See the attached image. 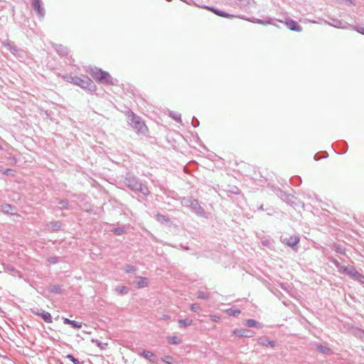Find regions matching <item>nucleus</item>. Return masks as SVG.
Masks as SVG:
<instances>
[{"label":"nucleus","mask_w":364,"mask_h":364,"mask_svg":"<svg viewBox=\"0 0 364 364\" xmlns=\"http://www.w3.org/2000/svg\"><path fill=\"white\" fill-rule=\"evenodd\" d=\"M125 185L132 191L140 192L144 196H149L150 191L148 187L136 176L127 175L124 180Z\"/></svg>","instance_id":"1"},{"label":"nucleus","mask_w":364,"mask_h":364,"mask_svg":"<svg viewBox=\"0 0 364 364\" xmlns=\"http://www.w3.org/2000/svg\"><path fill=\"white\" fill-rule=\"evenodd\" d=\"M68 82H70L82 89L87 90L90 92H95L97 90L96 85L92 80L86 75L70 76L65 77Z\"/></svg>","instance_id":"2"},{"label":"nucleus","mask_w":364,"mask_h":364,"mask_svg":"<svg viewBox=\"0 0 364 364\" xmlns=\"http://www.w3.org/2000/svg\"><path fill=\"white\" fill-rule=\"evenodd\" d=\"M128 124L138 133L146 134L148 131L145 123L141 120L140 117L134 114L132 111L129 110L127 112Z\"/></svg>","instance_id":"3"},{"label":"nucleus","mask_w":364,"mask_h":364,"mask_svg":"<svg viewBox=\"0 0 364 364\" xmlns=\"http://www.w3.org/2000/svg\"><path fill=\"white\" fill-rule=\"evenodd\" d=\"M90 73L92 77L98 82L107 85H114L115 82L112 77L107 71L97 68H91Z\"/></svg>","instance_id":"4"},{"label":"nucleus","mask_w":364,"mask_h":364,"mask_svg":"<svg viewBox=\"0 0 364 364\" xmlns=\"http://www.w3.org/2000/svg\"><path fill=\"white\" fill-rule=\"evenodd\" d=\"M183 203L184 205L190 207L196 215L200 216H204L205 215V210L200 206L197 200L191 198H183Z\"/></svg>","instance_id":"5"},{"label":"nucleus","mask_w":364,"mask_h":364,"mask_svg":"<svg viewBox=\"0 0 364 364\" xmlns=\"http://www.w3.org/2000/svg\"><path fill=\"white\" fill-rule=\"evenodd\" d=\"M32 7L38 16L43 18L45 16V9L41 0H32Z\"/></svg>","instance_id":"6"},{"label":"nucleus","mask_w":364,"mask_h":364,"mask_svg":"<svg viewBox=\"0 0 364 364\" xmlns=\"http://www.w3.org/2000/svg\"><path fill=\"white\" fill-rule=\"evenodd\" d=\"M284 23L291 31L297 32H301L302 31L301 26L294 20L287 18Z\"/></svg>","instance_id":"7"},{"label":"nucleus","mask_w":364,"mask_h":364,"mask_svg":"<svg viewBox=\"0 0 364 364\" xmlns=\"http://www.w3.org/2000/svg\"><path fill=\"white\" fill-rule=\"evenodd\" d=\"M36 315L39 316L41 318L48 323H51L53 322V318L51 314L46 311H33Z\"/></svg>","instance_id":"8"},{"label":"nucleus","mask_w":364,"mask_h":364,"mask_svg":"<svg viewBox=\"0 0 364 364\" xmlns=\"http://www.w3.org/2000/svg\"><path fill=\"white\" fill-rule=\"evenodd\" d=\"M1 45L6 48L13 55L16 53L18 48L15 46L14 43L9 40L1 41Z\"/></svg>","instance_id":"9"},{"label":"nucleus","mask_w":364,"mask_h":364,"mask_svg":"<svg viewBox=\"0 0 364 364\" xmlns=\"http://www.w3.org/2000/svg\"><path fill=\"white\" fill-rule=\"evenodd\" d=\"M299 242V238L297 236H291L289 238L283 239V242L291 247L296 246Z\"/></svg>","instance_id":"10"},{"label":"nucleus","mask_w":364,"mask_h":364,"mask_svg":"<svg viewBox=\"0 0 364 364\" xmlns=\"http://www.w3.org/2000/svg\"><path fill=\"white\" fill-rule=\"evenodd\" d=\"M345 274H348L351 279L356 280L358 277H360V273L358 272L354 267H348L347 268V271L345 272Z\"/></svg>","instance_id":"11"},{"label":"nucleus","mask_w":364,"mask_h":364,"mask_svg":"<svg viewBox=\"0 0 364 364\" xmlns=\"http://www.w3.org/2000/svg\"><path fill=\"white\" fill-rule=\"evenodd\" d=\"M247 20L249 21H251L252 23H256L261 24V25L272 24V25L278 27L277 25H276L275 23H273L272 22L271 18H267V20H261V19H258V18H247Z\"/></svg>","instance_id":"12"},{"label":"nucleus","mask_w":364,"mask_h":364,"mask_svg":"<svg viewBox=\"0 0 364 364\" xmlns=\"http://www.w3.org/2000/svg\"><path fill=\"white\" fill-rule=\"evenodd\" d=\"M329 25L339 28H348L350 26L346 23L342 22L339 19H333L331 23H328Z\"/></svg>","instance_id":"13"},{"label":"nucleus","mask_w":364,"mask_h":364,"mask_svg":"<svg viewBox=\"0 0 364 364\" xmlns=\"http://www.w3.org/2000/svg\"><path fill=\"white\" fill-rule=\"evenodd\" d=\"M258 343L263 346H270L274 348L275 346V342L274 341L269 340L267 337H261L258 339Z\"/></svg>","instance_id":"14"},{"label":"nucleus","mask_w":364,"mask_h":364,"mask_svg":"<svg viewBox=\"0 0 364 364\" xmlns=\"http://www.w3.org/2000/svg\"><path fill=\"white\" fill-rule=\"evenodd\" d=\"M140 355L144 357V358L147 359L148 360H149L150 362L154 363H155V359H156V355L154 353H153L151 351H149V350H143Z\"/></svg>","instance_id":"15"},{"label":"nucleus","mask_w":364,"mask_h":364,"mask_svg":"<svg viewBox=\"0 0 364 364\" xmlns=\"http://www.w3.org/2000/svg\"><path fill=\"white\" fill-rule=\"evenodd\" d=\"M205 8L210 11H212L214 14H215L220 16H222V17L229 18V17L233 16L232 15H230L229 14H228L225 11L218 10L217 9H215V8H213L210 6H205Z\"/></svg>","instance_id":"16"},{"label":"nucleus","mask_w":364,"mask_h":364,"mask_svg":"<svg viewBox=\"0 0 364 364\" xmlns=\"http://www.w3.org/2000/svg\"><path fill=\"white\" fill-rule=\"evenodd\" d=\"M136 281V287L139 289L144 288L148 286L149 281L146 277H138Z\"/></svg>","instance_id":"17"},{"label":"nucleus","mask_w":364,"mask_h":364,"mask_svg":"<svg viewBox=\"0 0 364 364\" xmlns=\"http://www.w3.org/2000/svg\"><path fill=\"white\" fill-rule=\"evenodd\" d=\"M63 323L65 324H69L70 326H72V327H73L74 328H82V323L80 322H77L76 321H74V320H70L68 318H63Z\"/></svg>","instance_id":"18"},{"label":"nucleus","mask_w":364,"mask_h":364,"mask_svg":"<svg viewBox=\"0 0 364 364\" xmlns=\"http://www.w3.org/2000/svg\"><path fill=\"white\" fill-rule=\"evenodd\" d=\"M248 332H250V331L247 329L236 328L233 330L232 334L238 337H249L250 336L247 334Z\"/></svg>","instance_id":"19"},{"label":"nucleus","mask_w":364,"mask_h":364,"mask_svg":"<svg viewBox=\"0 0 364 364\" xmlns=\"http://www.w3.org/2000/svg\"><path fill=\"white\" fill-rule=\"evenodd\" d=\"M14 55H15L21 61L25 60L28 57L27 53L25 50L19 48H18L16 53H15Z\"/></svg>","instance_id":"20"},{"label":"nucleus","mask_w":364,"mask_h":364,"mask_svg":"<svg viewBox=\"0 0 364 364\" xmlns=\"http://www.w3.org/2000/svg\"><path fill=\"white\" fill-rule=\"evenodd\" d=\"M246 324L248 327H256L259 328H263L264 325L259 322L256 321L255 319H247Z\"/></svg>","instance_id":"21"},{"label":"nucleus","mask_w":364,"mask_h":364,"mask_svg":"<svg viewBox=\"0 0 364 364\" xmlns=\"http://www.w3.org/2000/svg\"><path fill=\"white\" fill-rule=\"evenodd\" d=\"M330 261L336 267V268L338 269V272L345 273V272L347 271L348 267L341 265V264L336 259H331Z\"/></svg>","instance_id":"22"},{"label":"nucleus","mask_w":364,"mask_h":364,"mask_svg":"<svg viewBox=\"0 0 364 364\" xmlns=\"http://www.w3.org/2000/svg\"><path fill=\"white\" fill-rule=\"evenodd\" d=\"M253 0H235V3L240 9L246 8L250 6Z\"/></svg>","instance_id":"23"},{"label":"nucleus","mask_w":364,"mask_h":364,"mask_svg":"<svg viewBox=\"0 0 364 364\" xmlns=\"http://www.w3.org/2000/svg\"><path fill=\"white\" fill-rule=\"evenodd\" d=\"M55 50L60 55H66L68 53V49L62 45H55Z\"/></svg>","instance_id":"24"},{"label":"nucleus","mask_w":364,"mask_h":364,"mask_svg":"<svg viewBox=\"0 0 364 364\" xmlns=\"http://www.w3.org/2000/svg\"><path fill=\"white\" fill-rule=\"evenodd\" d=\"M178 324L181 328H186L193 323V320L191 318L179 319Z\"/></svg>","instance_id":"25"},{"label":"nucleus","mask_w":364,"mask_h":364,"mask_svg":"<svg viewBox=\"0 0 364 364\" xmlns=\"http://www.w3.org/2000/svg\"><path fill=\"white\" fill-rule=\"evenodd\" d=\"M0 209H1V211L2 213L8 214V213H10L11 210H14L15 208L13 205H10V204L5 203V204H2L0 206Z\"/></svg>","instance_id":"26"},{"label":"nucleus","mask_w":364,"mask_h":364,"mask_svg":"<svg viewBox=\"0 0 364 364\" xmlns=\"http://www.w3.org/2000/svg\"><path fill=\"white\" fill-rule=\"evenodd\" d=\"M225 311L228 316H238L240 314V310L239 309L230 308V309H226Z\"/></svg>","instance_id":"27"},{"label":"nucleus","mask_w":364,"mask_h":364,"mask_svg":"<svg viewBox=\"0 0 364 364\" xmlns=\"http://www.w3.org/2000/svg\"><path fill=\"white\" fill-rule=\"evenodd\" d=\"M181 339L179 338L178 336H172L168 337V342L170 344H179L181 343Z\"/></svg>","instance_id":"28"},{"label":"nucleus","mask_w":364,"mask_h":364,"mask_svg":"<svg viewBox=\"0 0 364 364\" xmlns=\"http://www.w3.org/2000/svg\"><path fill=\"white\" fill-rule=\"evenodd\" d=\"M197 297L200 299L207 300L210 297V294L208 292L199 291L197 292Z\"/></svg>","instance_id":"29"},{"label":"nucleus","mask_w":364,"mask_h":364,"mask_svg":"<svg viewBox=\"0 0 364 364\" xmlns=\"http://www.w3.org/2000/svg\"><path fill=\"white\" fill-rule=\"evenodd\" d=\"M156 218L157 221H159L161 223H166V222L169 221V219L168 217H166L164 215L160 214V213L156 214Z\"/></svg>","instance_id":"30"},{"label":"nucleus","mask_w":364,"mask_h":364,"mask_svg":"<svg viewBox=\"0 0 364 364\" xmlns=\"http://www.w3.org/2000/svg\"><path fill=\"white\" fill-rule=\"evenodd\" d=\"M116 291L119 294H126L128 293V288L125 286H119L116 288Z\"/></svg>","instance_id":"31"},{"label":"nucleus","mask_w":364,"mask_h":364,"mask_svg":"<svg viewBox=\"0 0 364 364\" xmlns=\"http://www.w3.org/2000/svg\"><path fill=\"white\" fill-rule=\"evenodd\" d=\"M92 341L93 343H95L101 350H105L106 349L107 346V343H102L99 340H94L92 339Z\"/></svg>","instance_id":"32"},{"label":"nucleus","mask_w":364,"mask_h":364,"mask_svg":"<svg viewBox=\"0 0 364 364\" xmlns=\"http://www.w3.org/2000/svg\"><path fill=\"white\" fill-rule=\"evenodd\" d=\"M50 227L52 230H58L60 228L61 223L58 221L51 222Z\"/></svg>","instance_id":"33"},{"label":"nucleus","mask_w":364,"mask_h":364,"mask_svg":"<svg viewBox=\"0 0 364 364\" xmlns=\"http://www.w3.org/2000/svg\"><path fill=\"white\" fill-rule=\"evenodd\" d=\"M162 361L167 364H173V358L170 355H165L161 358Z\"/></svg>","instance_id":"34"},{"label":"nucleus","mask_w":364,"mask_h":364,"mask_svg":"<svg viewBox=\"0 0 364 364\" xmlns=\"http://www.w3.org/2000/svg\"><path fill=\"white\" fill-rule=\"evenodd\" d=\"M316 349L319 351V352H321L323 353H328V352H330V349L322 346V345H318L316 346Z\"/></svg>","instance_id":"35"},{"label":"nucleus","mask_w":364,"mask_h":364,"mask_svg":"<svg viewBox=\"0 0 364 364\" xmlns=\"http://www.w3.org/2000/svg\"><path fill=\"white\" fill-rule=\"evenodd\" d=\"M170 116L176 122H179L181 120V114L178 112H171L170 113Z\"/></svg>","instance_id":"36"},{"label":"nucleus","mask_w":364,"mask_h":364,"mask_svg":"<svg viewBox=\"0 0 364 364\" xmlns=\"http://www.w3.org/2000/svg\"><path fill=\"white\" fill-rule=\"evenodd\" d=\"M66 358H68L73 364H82L71 354L67 355Z\"/></svg>","instance_id":"37"},{"label":"nucleus","mask_w":364,"mask_h":364,"mask_svg":"<svg viewBox=\"0 0 364 364\" xmlns=\"http://www.w3.org/2000/svg\"><path fill=\"white\" fill-rule=\"evenodd\" d=\"M112 232L117 235H121L124 232V228H114L112 230Z\"/></svg>","instance_id":"38"},{"label":"nucleus","mask_w":364,"mask_h":364,"mask_svg":"<svg viewBox=\"0 0 364 364\" xmlns=\"http://www.w3.org/2000/svg\"><path fill=\"white\" fill-rule=\"evenodd\" d=\"M124 269L127 273H132V272H134L136 270V268L134 266L128 264V265H126Z\"/></svg>","instance_id":"39"},{"label":"nucleus","mask_w":364,"mask_h":364,"mask_svg":"<svg viewBox=\"0 0 364 364\" xmlns=\"http://www.w3.org/2000/svg\"><path fill=\"white\" fill-rule=\"evenodd\" d=\"M192 311L197 312L200 311V306L198 304H192L190 306Z\"/></svg>","instance_id":"40"},{"label":"nucleus","mask_w":364,"mask_h":364,"mask_svg":"<svg viewBox=\"0 0 364 364\" xmlns=\"http://www.w3.org/2000/svg\"><path fill=\"white\" fill-rule=\"evenodd\" d=\"M59 205H61L60 208L61 209H68L69 208V205H68V202L67 200H60L59 201Z\"/></svg>","instance_id":"41"},{"label":"nucleus","mask_w":364,"mask_h":364,"mask_svg":"<svg viewBox=\"0 0 364 364\" xmlns=\"http://www.w3.org/2000/svg\"><path fill=\"white\" fill-rule=\"evenodd\" d=\"M353 29L355 31H356L357 32L364 35V26H353Z\"/></svg>","instance_id":"42"},{"label":"nucleus","mask_w":364,"mask_h":364,"mask_svg":"<svg viewBox=\"0 0 364 364\" xmlns=\"http://www.w3.org/2000/svg\"><path fill=\"white\" fill-rule=\"evenodd\" d=\"M47 260L50 264H56L58 262V258L56 257H50L48 258Z\"/></svg>","instance_id":"43"},{"label":"nucleus","mask_w":364,"mask_h":364,"mask_svg":"<svg viewBox=\"0 0 364 364\" xmlns=\"http://www.w3.org/2000/svg\"><path fill=\"white\" fill-rule=\"evenodd\" d=\"M210 318L214 322H218L220 319V316L217 315H211Z\"/></svg>","instance_id":"44"},{"label":"nucleus","mask_w":364,"mask_h":364,"mask_svg":"<svg viewBox=\"0 0 364 364\" xmlns=\"http://www.w3.org/2000/svg\"><path fill=\"white\" fill-rule=\"evenodd\" d=\"M336 252L340 253V254H342V255H344L345 254V249L343 248L342 247H337L336 249Z\"/></svg>","instance_id":"45"},{"label":"nucleus","mask_w":364,"mask_h":364,"mask_svg":"<svg viewBox=\"0 0 364 364\" xmlns=\"http://www.w3.org/2000/svg\"><path fill=\"white\" fill-rule=\"evenodd\" d=\"M60 290V286H54L52 289H51V291L52 292H55V293H58L59 292Z\"/></svg>","instance_id":"46"},{"label":"nucleus","mask_w":364,"mask_h":364,"mask_svg":"<svg viewBox=\"0 0 364 364\" xmlns=\"http://www.w3.org/2000/svg\"><path fill=\"white\" fill-rule=\"evenodd\" d=\"M199 124V122L197 119H195L193 118V120H192V125L194 127H197Z\"/></svg>","instance_id":"47"},{"label":"nucleus","mask_w":364,"mask_h":364,"mask_svg":"<svg viewBox=\"0 0 364 364\" xmlns=\"http://www.w3.org/2000/svg\"><path fill=\"white\" fill-rule=\"evenodd\" d=\"M280 287L282 289H283L284 290L288 291V288H289V286L286 284H284V283H282L280 284Z\"/></svg>","instance_id":"48"},{"label":"nucleus","mask_w":364,"mask_h":364,"mask_svg":"<svg viewBox=\"0 0 364 364\" xmlns=\"http://www.w3.org/2000/svg\"><path fill=\"white\" fill-rule=\"evenodd\" d=\"M13 171H13L12 169H11V168H7V169H6V170L4 171V174H6V175H10V174H12V172H13Z\"/></svg>","instance_id":"49"},{"label":"nucleus","mask_w":364,"mask_h":364,"mask_svg":"<svg viewBox=\"0 0 364 364\" xmlns=\"http://www.w3.org/2000/svg\"><path fill=\"white\" fill-rule=\"evenodd\" d=\"M355 281H358L360 283L364 284V275L360 274V277H358V279H357Z\"/></svg>","instance_id":"50"},{"label":"nucleus","mask_w":364,"mask_h":364,"mask_svg":"<svg viewBox=\"0 0 364 364\" xmlns=\"http://www.w3.org/2000/svg\"><path fill=\"white\" fill-rule=\"evenodd\" d=\"M262 244L264 245V246H268L269 245V240H263L262 241Z\"/></svg>","instance_id":"51"},{"label":"nucleus","mask_w":364,"mask_h":364,"mask_svg":"<svg viewBox=\"0 0 364 364\" xmlns=\"http://www.w3.org/2000/svg\"><path fill=\"white\" fill-rule=\"evenodd\" d=\"M259 210H264V208H263V205H260L259 208H258Z\"/></svg>","instance_id":"52"},{"label":"nucleus","mask_w":364,"mask_h":364,"mask_svg":"<svg viewBox=\"0 0 364 364\" xmlns=\"http://www.w3.org/2000/svg\"><path fill=\"white\" fill-rule=\"evenodd\" d=\"M183 250H188V247H183Z\"/></svg>","instance_id":"53"}]
</instances>
